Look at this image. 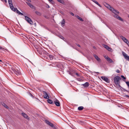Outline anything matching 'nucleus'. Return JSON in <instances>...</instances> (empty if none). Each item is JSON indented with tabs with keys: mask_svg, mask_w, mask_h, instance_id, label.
I'll return each instance as SVG.
<instances>
[{
	"mask_svg": "<svg viewBox=\"0 0 129 129\" xmlns=\"http://www.w3.org/2000/svg\"><path fill=\"white\" fill-rule=\"evenodd\" d=\"M126 96H127V97H129V96L128 95H126Z\"/></svg>",
	"mask_w": 129,
	"mask_h": 129,
	"instance_id": "nucleus-43",
	"label": "nucleus"
},
{
	"mask_svg": "<svg viewBox=\"0 0 129 129\" xmlns=\"http://www.w3.org/2000/svg\"><path fill=\"white\" fill-rule=\"evenodd\" d=\"M92 1H93V2H94V3H95L97 5L100 7H102L101 5H100L98 3L97 1H94V0H92Z\"/></svg>",
	"mask_w": 129,
	"mask_h": 129,
	"instance_id": "nucleus-21",
	"label": "nucleus"
},
{
	"mask_svg": "<svg viewBox=\"0 0 129 129\" xmlns=\"http://www.w3.org/2000/svg\"><path fill=\"white\" fill-rule=\"evenodd\" d=\"M120 79V77L117 76H115L114 79V82L116 85V87L117 88H119L120 89L122 87L119 84V80Z\"/></svg>",
	"mask_w": 129,
	"mask_h": 129,
	"instance_id": "nucleus-1",
	"label": "nucleus"
},
{
	"mask_svg": "<svg viewBox=\"0 0 129 129\" xmlns=\"http://www.w3.org/2000/svg\"><path fill=\"white\" fill-rule=\"evenodd\" d=\"M83 109V106H80L78 108V109L79 111H81Z\"/></svg>",
	"mask_w": 129,
	"mask_h": 129,
	"instance_id": "nucleus-25",
	"label": "nucleus"
},
{
	"mask_svg": "<svg viewBox=\"0 0 129 129\" xmlns=\"http://www.w3.org/2000/svg\"><path fill=\"white\" fill-rule=\"evenodd\" d=\"M48 0V1H49L50 0Z\"/></svg>",
	"mask_w": 129,
	"mask_h": 129,
	"instance_id": "nucleus-50",
	"label": "nucleus"
},
{
	"mask_svg": "<svg viewBox=\"0 0 129 129\" xmlns=\"http://www.w3.org/2000/svg\"><path fill=\"white\" fill-rule=\"evenodd\" d=\"M54 104L56 106H60V103L59 101L57 100H56L55 101H54Z\"/></svg>",
	"mask_w": 129,
	"mask_h": 129,
	"instance_id": "nucleus-14",
	"label": "nucleus"
},
{
	"mask_svg": "<svg viewBox=\"0 0 129 129\" xmlns=\"http://www.w3.org/2000/svg\"><path fill=\"white\" fill-rule=\"evenodd\" d=\"M120 37L123 41L126 43H127L129 41L125 37L122 36H120Z\"/></svg>",
	"mask_w": 129,
	"mask_h": 129,
	"instance_id": "nucleus-10",
	"label": "nucleus"
},
{
	"mask_svg": "<svg viewBox=\"0 0 129 129\" xmlns=\"http://www.w3.org/2000/svg\"><path fill=\"white\" fill-rule=\"evenodd\" d=\"M98 73V72H95V73Z\"/></svg>",
	"mask_w": 129,
	"mask_h": 129,
	"instance_id": "nucleus-46",
	"label": "nucleus"
},
{
	"mask_svg": "<svg viewBox=\"0 0 129 129\" xmlns=\"http://www.w3.org/2000/svg\"><path fill=\"white\" fill-rule=\"evenodd\" d=\"M47 102L48 103L50 104H54L53 101L50 99H48L47 100Z\"/></svg>",
	"mask_w": 129,
	"mask_h": 129,
	"instance_id": "nucleus-20",
	"label": "nucleus"
},
{
	"mask_svg": "<svg viewBox=\"0 0 129 129\" xmlns=\"http://www.w3.org/2000/svg\"><path fill=\"white\" fill-rule=\"evenodd\" d=\"M101 78L102 80H104L107 83H109L110 82L108 78L105 76H102L101 77Z\"/></svg>",
	"mask_w": 129,
	"mask_h": 129,
	"instance_id": "nucleus-8",
	"label": "nucleus"
},
{
	"mask_svg": "<svg viewBox=\"0 0 129 129\" xmlns=\"http://www.w3.org/2000/svg\"><path fill=\"white\" fill-rule=\"evenodd\" d=\"M129 47V41H128L127 43H126Z\"/></svg>",
	"mask_w": 129,
	"mask_h": 129,
	"instance_id": "nucleus-39",
	"label": "nucleus"
},
{
	"mask_svg": "<svg viewBox=\"0 0 129 129\" xmlns=\"http://www.w3.org/2000/svg\"><path fill=\"white\" fill-rule=\"evenodd\" d=\"M104 47L105 48L109 50V49H110V48L107 45H104Z\"/></svg>",
	"mask_w": 129,
	"mask_h": 129,
	"instance_id": "nucleus-22",
	"label": "nucleus"
},
{
	"mask_svg": "<svg viewBox=\"0 0 129 129\" xmlns=\"http://www.w3.org/2000/svg\"><path fill=\"white\" fill-rule=\"evenodd\" d=\"M22 115L24 118L26 119H29V117L27 116V115L24 113H22Z\"/></svg>",
	"mask_w": 129,
	"mask_h": 129,
	"instance_id": "nucleus-16",
	"label": "nucleus"
},
{
	"mask_svg": "<svg viewBox=\"0 0 129 129\" xmlns=\"http://www.w3.org/2000/svg\"><path fill=\"white\" fill-rule=\"evenodd\" d=\"M59 38H60L61 39H63H63L64 38V37L62 36H61V35L60 36H59Z\"/></svg>",
	"mask_w": 129,
	"mask_h": 129,
	"instance_id": "nucleus-34",
	"label": "nucleus"
},
{
	"mask_svg": "<svg viewBox=\"0 0 129 129\" xmlns=\"http://www.w3.org/2000/svg\"><path fill=\"white\" fill-rule=\"evenodd\" d=\"M77 45L79 47H80V45L79 44Z\"/></svg>",
	"mask_w": 129,
	"mask_h": 129,
	"instance_id": "nucleus-41",
	"label": "nucleus"
},
{
	"mask_svg": "<svg viewBox=\"0 0 129 129\" xmlns=\"http://www.w3.org/2000/svg\"><path fill=\"white\" fill-rule=\"evenodd\" d=\"M2 105L6 108L7 109H8V106L5 104L3 103L2 104Z\"/></svg>",
	"mask_w": 129,
	"mask_h": 129,
	"instance_id": "nucleus-26",
	"label": "nucleus"
},
{
	"mask_svg": "<svg viewBox=\"0 0 129 129\" xmlns=\"http://www.w3.org/2000/svg\"><path fill=\"white\" fill-rule=\"evenodd\" d=\"M35 12L36 14L38 16H40L41 15V13L40 12L38 11H36Z\"/></svg>",
	"mask_w": 129,
	"mask_h": 129,
	"instance_id": "nucleus-23",
	"label": "nucleus"
},
{
	"mask_svg": "<svg viewBox=\"0 0 129 129\" xmlns=\"http://www.w3.org/2000/svg\"><path fill=\"white\" fill-rule=\"evenodd\" d=\"M116 72L117 73H119L120 72V71L119 70H117Z\"/></svg>",
	"mask_w": 129,
	"mask_h": 129,
	"instance_id": "nucleus-38",
	"label": "nucleus"
},
{
	"mask_svg": "<svg viewBox=\"0 0 129 129\" xmlns=\"http://www.w3.org/2000/svg\"><path fill=\"white\" fill-rule=\"evenodd\" d=\"M0 62H2V61L0 59Z\"/></svg>",
	"mask_w": 129,
	"mask_h": 129,
	"instance_id": "nucleus-45",
	"label": "nucleus"
},
{
	"mask_svg": "<svg viewBox=\"0 0 129 129\" xmlns=\"http://www.w3.org/2000/svg\"><path fill=\"white\" fill-rule=\"evenodd\" d=\"M49 1L52 3H54V2L53 0H50Z\"/></svg>",
	"mask_w": 129,
	"mask_h": 129,
	"instance_id": "nucleus-35",
	"label": "nucleus"
},
{
	"mask_svg": "<svg viewBox=\"0 0 129 129\" xmlns=\"http://www.w3.org/2000/svg\"><path fill=\"white\" fill-rule=\"evenodd\" d=\"M58 2H59L62 3H63V2L62 0H57Z\"/></svg>",
	"mask_w": 129,
	"mask_h": 129,
	"instance_id": "nucleus-31",
	"label": "nucleus"
},
{
	"mask_svg": "<svg viewBox=\"0 0 129 129\" xmlns=\"http://www.w3.org/2000/svg\"><path fill=\"white\" fill-rule=\"evenodd\" d=\"M8 2L9 5V6L11 9H13V8L14 7L13 5L12 1H9Z\"/></svg>",
	"mask_w": 129,
	"mask_h": 129,
	"instance_id": "nucleus-15",
	"label": "nucleus"
},
{
	"mask_svg": "<svg viewBox=\"0 0 129 129\" xmlns=\"http://www.w3.org/2000/svg\"><path fill=\"white\" fill-rule=\"evenodd\" d=\"M84 87H87L89 85V83L88 82H86L84 84H82Z\"/></svg>",
	"mask_w": 129,
	"mask_h": 129,
	"instance_id": "nucleus-17",
	"label": "nucleus"
},
{
	"mask_svg": "<svg viewBox=\"0 0 129 129\" xmlns=\"http://www.w3.org/2000/svg\"><path fill=\"white\" fill-rule=\"evenodd\" d=\"M45 122L46 123L50 125L51 127H53L54 126V125L52 123L50 122L49 121H48V120H45Z\"/></svg>",
	"mask_w": 129,
	"mask_h": 129,
	"instance_id": "nucleus-13",
	"label": "nucleus"
},
{
	"mask_svg": "<svg viewBox=\"0 0 129 129\" xmlns=\"http://www.w3.org/2000/svg\"><path fill=\"white\" fill-rule=\"evenodd\" d=\"M5 2H6L7 1H6V0L5 1Z\"/></svg>",
	"mask_w": 129,
	"mask_h": 129,
	"instance_id": "nucleus-47",
	"label": "nucleus"
},
{
	"mask_svg": "<svg viewBox=\"0 0 129 129\" xmlns=\"http://www.w3.org/2000/svg\"><path fill=\"white\" fill-rule=\"evenodd\" d=\"M122 54L125 58L127 60L129 61V56L127 55V54L123 52H122Z\"/></svg>",
	"mask_w": 129,
	"mask_h": 129,
	"instance_id": "nucleus-9",
	"label": "nucleus"
},
{
	"mask_svg": "<svg viewBox=\"0 0 129 129\" xmlns=\"http://www.w3.org/2000/svg\"><path fill=\"white\" fill-rule=\"evenodd\" d=\"M0 49H1L3 51H5V50H6V51H8V50L7 49H5L3 48L0 46Z\"/></svg>",
	"mask_w": 129,
	"mask_h": 129,
	"instance_id": "nucleus-29",
	"label": "nucleus"
},
{
	"mask_svg": "<svg viewBox=\"0 0 129 129\" xmlns=\"http://www.w3.org/2000/svg\"><path fill=\"white\" fill-rule=\"evenodd\" d=\"M126 83L127 84V86H128L129 89V82H126Z\"/></svg>",
	"mask_w": 129,
	"mask_h": 129,
	"instance_id": "nucleus-32",
	"label": "nucleus"
},
{
	"mask_svg": "<svg viewBox=\"0 0 129 129\" xmlns=\"http://www.w3.org/2000/svg\"><path fill=\"white\" fill-rule=\"evenodd\" d=\"M12 69L17 75H20L21 74L19 68L16 65H13L12 67Z\"/></svg>",
	"mask_w": 129,
	"mask_h": 129,
	"instance_id": "nucleus-2",
	"label": "nucleus"
},
{
	"mask_svg": "<svg viewBox=\"0 0 129 129\" xmlns=\"http://www.w3.org/2000/svg\"><path fill=\"white\" fill-rule=\"evenodd\" d=\"M76 17L78 19H79L80 21H83V20L79 16H76Z\"/></svg>",
	"mask_w": 129,
	"mask_h": 129,
	"instance_id": "nucleus-27",
	"label": "nucleus"
},
{
	"mask_svg": "<svg viewBox=\"0 0 129 129\" xmlns=\"http://www.w3.org/2000/svg\"><path fill=\"white\" fill-rule=\"evenodd\" d=\"M77 79L78 81H83V79L80 78H78Z\"/></svg>",
	"mask_w": 129,
	"mask_h": 129,
	"instance_id": "nucleus-30",
	"label": "nucleus"
},
{
	"mask_svg": "<svg viewBox=\"0 0 129 129\" xmlns=\"http://www.w3.org/2000/svg\"><path fill=\"white\" fill-rule=\"evenodd\" d=\"M93 56L98 62H101V59L96 55L94 54Z\"/></svg>",
	"mask_w": 129,
	"mask_h": 129,
	"instance_id": "nucleus-11",
	"label": "nucleus"
},
{
	"mask_svg": "<svg viewBox=\"0 0 129 129\" xmlns=\"http://www.w3.org/2000/svg\"><path fill=\"white\" fill-rule=\"evenodd\" d=\"M13 8V9H11L14 12H16L17 13H18L19 14L22 15H24L23 14L20 12L16 8H15L14 7Z\"/></svg>",
	"mask_w": 129,
	"mask_h": 129,
	"instance_id": "nucleus-6",
	"label": "nucleus"
},
{
	"mask_svg": "<svg viewBox=\"0 0 129 129\" xmlns=\"http://www.w3.org/2000/svg\"><path fill=\"white\" fill-rule=\"evenodd\" d=\"M75 72L74 71H71L69 72V74L71 75L74 76V74H75Z\"/></svg>",
	"mask_w": 129,
	"mask_h": 129,
	"instance_id": "nucleus-18",
	"label": "nucleus"
},
{
	"mask_svg": "<svg viewBox=\"0 0 129 129\" xmlns=\"http://www.w3.org/2000/svg\"><path fill=\"white\" fill-rule=\"evenodd\" d=\"M75 74H76L77 76H79V75L77 73H75Z\"/></svg>",
	"mask_w": 129,
	"mask_h": 129,
	"instance_id": "nucleus-36",
	"label": "nucleus"
},
{
	"mask_svg": "<svg viewBox=\"0 0 129 129\" xmlns=\"http://www.w3.org/2000/svg\"><path fill=\"white\" fill-rule=\"evenodd\" d=\"M70 14L72 16H74V14L72 12H70Z\"/></svg>",
	"mask_w": 129,
	"mask_h": 129,
	"instance_id": "nucleus-37",
	"label": "nucleus"
},
{
	"mask_svg": "<svg viewBox=\"0 0 129 129\" xmlns=\"http://www.w3.org/2000/svg\"><path fill=\"white\" fill-rule=\"evenodd\" d=\"M104 5L108 9L112 12L113 13H115L116 12L118 13V11L114 9L113 8L111 7L110 5L106 3H105L104 4Z\"/></svg>",
	"mask_w": 129,
	"mask_h": 129,
	"instance_id": "nucleus-3",
	"label": "nucleus"
},
{
	"mask_svg": "<svg viewBox=\"0 0 129 129\" xmlns=\"http://www.w3.org/2000/svg\"><path fill=\"white\" fill-rule=\"evenodd\" d=\"M128 17L129 18V15L128 16Z\"/></svg>",
	"mask_w": 129,
	"mask_h": 129,
	"instance_id": "nucleus-48",
	"label": "nucleus"
},
{
	"mask_svg": "<svg viewBox=\"0 0 129 129\" xmlns=\"http://www.w3.org/2000/svg\"><path fill=\"white\" fill-rule=\"evenodd\" d=\"M49 7H50L48 5V7H47V8H49Z\"/></svg>",
	"mask_w": 129,
	"mask_h": 129,
	"instance_id": "nucleus-42",
	"label": "nucleus"
},
{
	"mask_svg": "<svg viewBox=\"0 0 129 129\" xmlns=\"http://www.w3.org/2000/svg\"><path fill=\"white\" fill-rule=\"evenodd\" d=\"M105 58L110 63H113V62L112 60L109 58L108 56H104Z\"/></svg>",
	"mask_w": 129,
	"mask_h": 129,
	"instance_id": "nucleus-12",
	"label": "nucleus"
},
{
	"mask_svg": "<svg viewBox=\"0 0 129 129\" xmlns=\"http://www.w3.org/2000/svg\"><path fill=\"white\" fill-rule=\"evenodd\" d=\"M31 94V95H32L31 94Z\"/></svg>",
	"mask_w": 129,
	"mask_h": 129,
	"instance_id": "nucleus-49",
	"label": "nucleus"
},
{
	"mask_svg": "<svg viewBox=\"0 0 129 129\" xmlns=\"http://www.w3.org/2000/svg\"><path fill=\"white\" fill-rule=\"evenodd\" d=\"M25 19L26 21L29 24H32L33 23L32 20L28 17L26 16H25Z\"/></svg>",
	"mask_w": 129,
	"mask_h": 129,
	"instance_id": "nucleus-5",
	"label": "nucleus"
},
{
	"mask_svg": "<svg viewBox=\"0 0 129 129\" xmlns=\"http://www.w3.org/2000/svg\"><path fill=\"white\" fill-rule=\"evenodd\" d=\"M121 76L122 78H123L125 80L126 79V78L123 75H121Z\"/></svg>",
	"mask_w": 129,
	"mask_h": 129,
	"instance_id": "nucleus-33",
	"label": "nucleus"
},
{
	"mask_svg": "<svg viewBox=\"0 0 129 129\" xmlns=\"http://www.w3.org/2000/svg\"><path fill=\"white\" fill-rule=\"evenodd\" d=\"M10 1H12V0H8V2Z\"/></svg>",
	"mask_w": 129,
	"mask_h": 129,
	"instance_id": "nucleus-44",
	"label": "nucleus"
},
{
	"mask_svg": "<svg viewBox=\"0 0 129 129\" xmlns=\"http://www.w3.org/2000/svg\"><path fill=\"white\" fill-rule=\"evenodd\" d=\"M119 13V11L118 13L117 12H116L115 13H114L115 15H114L113 16L115 18L118 19L119 20L123 21V20L119 16L117 15V14H118Z\"/></svg>",
	"mask_w": 129,
	"mask_h": 129,
	"instance_id": "nucleus-4",
	"label": "nucleus"
},
{
	"mask_svg": "<svg viewBox=\"0 0 129 129\" xmlns=\"http://www.w3.org/2000/svg\"><path fill=\"white\" fill-rule=\"evenodd\" d=\"M26 3L30 7V8L32 9H33L34 8V6L32 5L31 4L28 2H26Z\"/></svg>",
	"mask_w": 129,
	"mask_h": 129,
	"instance_id": "nucleus-19",
	"label": "nucleus"
},
{
	"mask_svg": "<svg viewBox=\"0 0 129 129\" xmlns=\"http://www.w3.org/2000/svg\"><path fill=\"white\" fill-rule=\"evenodd\" d=\"M43 92L44 94V98L46 99H48L49 98V97L47 93L45 91H43Z\"/></svg>",
	"mask_w": 129,
	"mask_h": 129,
	"instance_id": "nucleus-7",
	"label": "nucleus"
},
{
	"mask_svg": "<svg viewBox=\"0 0 129 129\" xmlns=\"http://www.w3.org/2000/svg\"><path fill=\"white\" fill-rule=\"evenodd\" d=\"M26 0L30 2H31V1L30 0Z\"/></svg>",
	"mask_w": 129,
	"mask_h": 129,
	"instance_id": "nucleus-40",
	"label": "nucleus"
},
{
	"mask_svg": "<svg viewBox=\"0 0 129 129\" xmlns=\"http://www.w3.org/2000/svg\"><path fill=\"white\" fill-rule=\"evenodd\" d=\"M65 23V21L64 19H63L61 22V25L62 26H63Z\"/></svg>",
	"mask_w": 129,
	"mask_h": 129,
	"instance_id": "nucleus-24",
	"label": "nucleus"
},
{
	"mask_svg": "<svg viewBox=\"0 0 129 129\" xmlns=\"http://www.w3.org/2000/svg\"><path fill=\"white\" fill-rule=\"evenodd\" d=\"M49 57L50 58V59L51 60H52L53 58V56L51 55H49Z\"/></svg>",
	"mask_w": 129,
	"mask_h": 129,
	"instance_id": "nucleus-28",
	"label": "nucleus"
}]
</instances>
